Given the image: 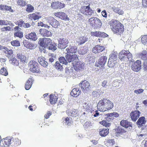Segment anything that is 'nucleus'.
<instances>
[{"instance_id":"09e8293b","label":"nucleus","mask_w":147,"mask_h":147,"mask_svg":"<svg viewBox=\"0 0 147 147\" xmlns=\"http://www.w3.org/2000/svg\"><path fill=\"white\" fill-rule=\"evenodd\" d=\"M11 45L13 46L18 47L20 46V43L18 40H14L11 42Z\"/></svg>"},{"instance_id":"a19ab883","label":"nucleus","mask_w":147,"mask_h":147,"mask_svg":"<svg viewBox=\"0 0 147 147\" xmlns=\"http://www.w3.org/2000/svg\"><path fill=\"white\" fill-rule=\"evenodd\" d=\"M87 41V39L86 37L82 36L79 38L78 42L79 45H81Z\"/></svg>"},{"instance_id":"ea45409f","label":"nucleus","mask_w":147,"mask_h":147,"mask_svg":"<svg viewBox=\"0 0 147 147\" xmlns=\"http://www.w3.org/2000/svg\"><path fill=\"white\" fill-rule=\"evenodd\" d=\"M23 36V33L22 31H18L14 33V37H17L20 38H22Z\"/></svg>"},{"instance_id":"a211bd4d","label":"nucleus","mask_w":147,"mask_h":147,"mask_svg":"<svg viewBox=\"0 0 147 147\" xmlns=\"http://www.w3.org/2000/svg\"><path fill=\"white\" fill-rule=\"evenodd\" d=\"M105 47L103 46L96 45L92 49V52L95 54L100 53L105 50Z\"/></svg>"},{"instance_id":"3c124183","label":"nucleus","mask_w":147,"mask_h":147,"mask_svg":"<svg viewBox=\"0 0 147 147\" xmlns=\"http://www.w3.org/2000/svg\"><path fill=\"white\" fill-rule=\"evenodd\" d=\"M1 32H5L7 31H10L11 30V27L9 26H7L2 28L1 29Z\"/></svg>"},{"instance_id":"423d86ee","label":"nucleus","mask_w":147,"mask_h":147,"mask_svg":"<svg viewBox=\"0 0 147 147\" xmlns=\"http://www.w3.org/2000/svg\"><path fill=\"white\" fill-rule=\"evenodd\" d=\"M45 19L47 22L53 28H57L60 26L59 22L53 17L48 16Z\"/></svg>"},{"instance_id":"9d476101","label":"nucleus","mask_w":147,"mask_h":147,"mask_svg":"<svg viewBox=\"0 0 147 147\" xmlns=\"http://www.w3.org/2000/svg\"><path fill=\"white\" fill-rule=\"evenodd\" d=\"M107 59V57L103 55L101 56L99 59L98 62L95 63V66L102 68L106 62Z\"/></svg>"},{"instance_id":"8fccbe9b","label":"nucleus","mask_w":147,"mask_h":147,"mask_svg":"<svg viewBox=\"0 0 147 147\" xmlns=\"http://www.w3.org/2000/svg\"><path fill=\"white\" fill-rule=\"evenodd\" d=\"M100 31L92 32H90V34L92 36L100 37Z\"/></svg>"},{"instance_id":"58836bf2","label":"nucleus","mask_w":147,"mask_h":147,"mask_svg":"<svg viewBox=\"0 0 147 147\" xmlns=\"http://www.w3.org/2000/svg\"><path fill=\"white\" fill-rule=\"evenodd\" d=\"M69 115L73 117H76L78 115V111L74 109H72L69 112Z\"/></svg>"},{"instance_id":"cd10ccee","label":"nucleus","mask_w":147,"mask_h":147,"mask_svg":"<svg viewBox=\"0 0 147 147\" xmlns=\"http://www.w3.org/2000/svg\"><path fill=\"white\" fill-rule=\"evenodd\" d=\"M4 50L3 51V52L7 54V56L8 58H10L13 54V51L12 49H8L7 47H4L3 48Z\"/></svg>"},{"instance_id":"393cba45","label":"nucleus","mask_w":147,"mask_h":147,"mask_svg":"<svg viewBox=\"0 0 147 147\" xmlns=\"http://www.w3.org/2000/svg\"><path fill=\"white\" fill-rule=\"evenodd\" d=\"M34 81V79L32 78V77H30L25 84V88L26 90H28L30 89Z\"/></svg>"},{"instance_id":"4d7b16f0","label":"nucleus","mask_w":147,"mask_h":147,"mask_svg":"<svg viewBox=\"0 0 147 147\" xmlns=\"http://www.w3.org/2000/svg\"><path fill=\"white\" fill-rule=\"evenodd\" d=\"M54 96L53 95L51 94L50 96V101L51 104L55 103V100H54Z\"/></svg>"},{"instance_id":"c756f323","label":"nucleus","mask_w":147,"mask_h":147,"mask_svg":"<svg viewBox=\"0 0 147 147\" xmlns=\"http://www.w3.org/2000/svg\"><path fill=\"white\" fill-rule=\"evenodd\" d=\"M116 135H119L120 134H123L126 131L125 129L121 127H118L114 129Z\"/></svg>"},{"instance_id":"7c9ffc66","label":"nucleus","mask_w":147,"mask_h":147,"mask_svg":"<svg viewBox=\"0 0 147 147\" xmlns=\"http://www.w3.org/2000/svg\"><path fill=\"white\" fill-rule=\"evenodd\" d=\"M120 123L121 126L125 127V128L129 127H131V123L129 122L126 120H122L121 121Z\"/></svg>"},{"instance_id":"4c0bfd02","label":"nucleus","mask_w":147,"mask_h":147,"mask_svg":"<svg viewBox=\"0 0 147 147\" xmlns=\"http://www.w3.org/2000/svg\"><path fill=\"white\" fill-rule=\"evenodd\" d=\"M16 2L18 5L21 7H24L27 4V3L24 0H17Z\"/></svg>"},{"instance_id":"412c9836","label":"nucleus","mask_w":147,"mask_h":147,"mask_svg":"<svg viewBox=\"0 0 147 147\" xmlns=\"http://www.w3.org/2000/svg\"><path fill=\"white\" fill-rule=\"evenodd\" d=\"M25 37L28 39H30L34 41H35L38 38L37 36L34 32H31L26 34L25 35Z\"/></svg>"},{"instance_id":"680f3d73","label":"nucleus","mask_w":147,"mask_h":147,"mask_svg":"<svg viewBox=\"0 0 147 147\" xmlns=\"http://www.w3.org/2000/svg\"><path fill=\"white\" fill-rule=\"evenodd\" d=\"M142 5L144 8H147V0H142Z\"/></svg>"},{"instance_id":"e433bc0d","label":"nucleus","mask_w":147,"mask_h":147,"mask_svg":"<svg viewBox=\"0 0 147 147\" xmlns=\"http://www.w3.org/2000/svg\"><path fill=\"white\" fill-rule=\"evenodd\" d=\"M141 38V43L144 45H147V35H142Z\"/></svg>"},{"instance_id":"052dcab7","label":"nucleus","mask_w":147,"mask_h":147,"mask_svg":"<svg viewBox=\"0 0 147 147\" xmlns=\"http://www.w3.org/2000/svg\"><path fill=\"white\" fill-rule=\"evenodd\" d=\"M144 91V90L142 89H139L137 90H136L134 91V92L137 94H140L142 93Z\"/></svg>"},{"instance_id":"5fc2aeb1","label":"nucleus","mask_w":147,"mask_h":147,"mask_svg":"<svg viewBox=\"0 0 147 147\" xmlns=\"http://www.w3.org/2000/svg\"><path fill=\"white\" fill-rule=\"evenodd\" d=\"M17 23L18 25L20 27L24 26V24H25L24 22L21 19L18 21H17Z\"/></svg>"},{"instance_id":"9b49d317","label":"nucleus","mask_w":147,"mask_h":147,"mask_svg":"<svg viewBox=\"0 0 147 147\" xmlns=\"http://www.w3.org/2000/svg\"><path fill=\"white\" fill-rule=\"evenodd\" d=\"M79 86L81 87V89L84 93H86L90 90V85L89 82L86 81L81 82L79 84Z\"/></svg>"},{"instance_id":"5701e85b","label":"nucleus","mask_w":147,"mask_h":147,"mask_svg":"<svg viewBox=\"0 0 147 147\" xmlns=\"http://www.w3.org/2000/svg\"><path fill=\"white\" fill-rule=\"evenodd\" d=\"M39 14V12H36L30 14L28 15V18L31 20H38L41 18V16L37 15Z\"/></svg>"},{"instance_id":"7ed1b4c3","label":"nucleus","mask_w":147,"mask_h":147,"mask_svg":"<svg viewBox=\"0 0 147 147\" xmlns=\"http://www.w3.org/2000/svg\"><path fill=\"white\" fill-rule=\"evenodd\" d=\"M88 22L92 27L96 28H100L102 25L101 21L96 17H93L90 18L88 20Z\"/></svg>"},{"instance_id":"f8f14e48","label":"nucleus","mask_w":147,"mask_h":147,"mask_svg":"<svg viewBox=\"0 0 147 147\" xmlns=\"http://www.w3.org/2000/svg\"><path fill=\"white\" fill-rule=\"evenodd\" d=\"M54 14L55 16L62 20L65 21H68L69 20V18L68 17L67 15L63 12H58L55 13Z\"/></svg>"},{"instance_id":"f704fd0d","label":"nucleus","mask_w":147,"mask_h":147,"mask_svg":"<svg viewBox=\"0 0 147 147\" xmlns=\"http://www.w3.org/2000/svg\"><path fill=\"white\" fill-rule=\"evenodd\" d=\"M109 129L108 128L103 129L99 132V134L101 136L104 137L109 133Z\"/></svg>"},{"instance_id":"37998d69","label":"nucleus","mask_w":147,"mask_h":147,"mask_svg":"<svg viewBox=\"0 0 147 147\" xmlns=\"http://www.w3.org/2000/svg\"><path fill=\"white\" fill-rule=\"evenodd\" d=\"M10 61H11V64L14 66H17L19 65V61L15 57L13 58Z\"/></svg>"},{"instance_id":"a18cd8bd","label":"nucleus","mask_w":147,"mask_h":147,"mask_svg":"<svg viewBox=\"0 0 147 147\" xmlns=\"http://www.w3.org/2000/svg\"><path fill=\"white\" fill-rule=\"evenodd\" d=\"M71 119V118H66L65 120V122L64 123V124L65 125H67L68 126L70 125L72 123Z\"/></svg>"},{"instance_id":"f3484780","label":"nucleus","mask_w":147,"mask_h":147,"mask_svg":"<svg viewBox=\"0 0 147 147\" xmlns=\"http://www.w3.org/2000/svg\"><path fill=\"white\" fill-rule=\"evenodd\" d=\"M141 62L139 60L136 61L131 66V69L134 71H138L141 69Z\"/></svg>"},{"instance_id":"72a5a7b5","label":"nucleus","mask_w":147,"mask_h":147,"mask_svg":"<svg viewBox=\"0 0 147 147\" xmlns=\"http://www.w3.org/2000/svg\"><path fill=\"white\" fill-rule=\"evenodd\" d=\"M11 139L12 138L11 137H7L5 139H2V142L3 143V142H4V144H3L4 146V144H5L7 146H9L11 144Z\"/></svg>"},{"instance_id":"e2e57ef3","label":"nucleus","mask_w":147,"mask_h":147,"mask_svg":"<svg viewBox=\"0 0 147 147\" xmlns=\"http://www.w3.org/2000/svg\"><path fill=\"white\" fill-rule=\"evenodd\" d=\"M147 135V134L146 133H143L142 134H140L138 136L140 138H139L140 140H142V139L145 138L146 135Z\"/></svg>"},{"instance_id":"6ab92c4d","label":"nucleus","mask_w":147,"mask_h":147,"mask_svg":"<svg viewBox=\"0 0 147 147\" xmlns=\"http://www.w3.org/2000/svg\"><path fill=\"white\" fill-rule=\"evenodd\" d=\"M84 65V64L83 63L80 61L78 60L73 66L75 70L78 71L83 69Z\"/></svg>"},{"instance_id":"4be33fe9","label":"nucleus","mask_w":147,"mask_h":147,"mask_svg":"<svg viewBox=\"0 0 147 147\" xmlns=\"http://www.w3.org/2000/svg\"><path fill=\"white\" fill-rule=\"evenodd\" d=\"M39 32L40 34L43 36H51L52 35L51 31L45 28L40 29Z\"/></svg>"},{"instance_id":"20e7f679","label":"nucleus","mask_w":147,"mask_h":147,"mask_svg":"<svg viewBox=\"0 0 147 147\" xmlns=\"http://www.w3.org/2000/svg\"><path fill=\"white\" fill-rule=\"evenodd\" d=\"M131 54L128 51L123 50L120 52L119 58L122 61H125L131 58Z\"/></svg>"},{"instance_id":"4468645a","label":"nucleus","mask_w":147,"mask_h":147,"mask_svg":"<svg viewBox=\"0 0 147 147\" xmlns=\"http://www.w3.org/2000/svg\"><path fill=\"white\" fill-rule=\"evenodd\" d=\"M102 115V117L105 118H106L107 120L108 121L113 120L114 119V117H116L119 116V114L117 113L114 112Z\"/></svg>"},{"instance_id":"13d9d810","label":"nucleus","mask_w":147,"mask_h":147,"mask_svg":"<svg viewBox=\"0 0 147 147\" xmlns=\"http://www.w3.org/2000/svg\"><path fill=\"white\" fill-rule=\"evenodd\" d=\"M5 10L6 11H9L11 12H13V10L12 9L11 6H8L6 5H5Z\"/></svg>"},{"instance_id":"c03bdc74","label":"nucleus","mask_w":147,"mask_h":147,"mask_svg":"<svg viewBox=\"0 0 147 147\" xmlns=\"http://www.w3.org/2000/svg\"><path fill=\"white\" fill-rule=\"evenodd\" d=\"M117 59V56L115 54H112L110 57L109 59V60L116 63Z\"/></svg>"},{"instance_id":"79ce46f5","label":"nucleus","mask_w":147,"mask_h":147,"mask_svg":"<svg viewBox=\"0 0 147 147\" xmlns=\"http://www.w3.org/2000/svg\"><path fill=\"white\" fill-rule=\"evenodd\" d=\"M55 67L56 69L59 71H62L63 69L62 65L57 61H56L55 64Z\"/></svg>"},{"instance_id":"2f4dec72","label":"nucleus","mask_w":147,"mask_h":147,"mask_svg":"<svg viewBox=\"0 0 147 147\" xmlns=\"http://www.w3.org/2000/svg\"><path fill=\"white\" fill-rule=\"evenodd\" d=\"M138 56L143 60H147V51L143 50L142 52L138 54Z\"/></svg>"},{"instance_id":"39448f33","label":"nucleus","mask_w":147,"mask_h":147,"mask_svg":"<svg viewBox=\"0 0 147 147\" xmlns=\"http://www.w3.org/2000/svg\"><path fill=\"white\" fill-rule=\"evenodd\" d=\"M80 11L82 14L86 16H91L94 13L93 11L90 8V4L88 6H82Z\"/></svg>"},{"instance_id":"473e14b6","label":"nucleus","mask_w":147,"mask_h":147,"mask_svg":"<svg viewBox=\"0 0 147 147\" xmlns=\"http://www.w3.org/2000/svg\"><path fill=\"white\" fill-rule=\"evenodd\" d=\"M146 121L145 117H141L138 119L137 123L138 125L140 126H143V125L145 124Z\"/></svg>"},{"instance_id":"de8ad7c7","label":"nucleus","mask_w":147,"mask_h":147,"mask_svg":"<svg viewBox=\"0 0 147 147\" xmlns=\"http://www.w3.org/2000/svg\"><path fill=\"white\" fill-rule=\"evenodd\" d=\"M56 46L57 45L56 44L54 43L53 44L52 43H51L47 47H48L49 49L54 51L56 50L57 49Z\"/></svg>"},{"instance_id":"69168bd1","label":"nucleus","mask_w":147,"mask_h":147,"mask_svg":"<svg viewBox=\"0 0 147 147\" xmlns=\"http://www.w3.org/2000/svg\"><path fill=\"white\" fill-rule=\"evenodd\" d=\"M92 95L93 97L97 98L99 94L96 91H95L92 92Z\"/></svg>"},{"instance_id":"dca6fc26","label":"nucleus","mask_w":147,"mask_h":147,"mask_svg":"<svg viewBox=\"0 0 147 147\" xmlns=\"http://www.w3.org/2000/svg\"><path fill=\"white\" fill-rule=\"evenodd\" d=\"M107 100L106 99H103L102 100H100L98 103L97 107L98 110L100 111H105V102Z\"/></svg>"},{"instance_id":"aec40b11","label":"nucleus","mask_w":147,"mask_h":147,"mask_svg":"<svg viewBox=\"0 0 147 147\" xmlns=\"http://www.w3.org/2000/svg\"><path fill=\"white\" fill-rule=\"evenodd\" d=\"M140 112L138 111H135L131 112L130 114L131 119L133 121H136L140 116Z\"/></svg>"},{"instance_id":"6e6d98bb","label":"nucleus","mask_w":147,"mask_h":147,"mask_svg":"<svg viewBox=\"0 0 147 147\" xmlns=\"http://www.w3.org/2000/svg\"><path fill=\"white\" fill-rule=\"evenodd\" d=\"M116 63L109 59L108 63V66L109 67H112L115 66Z\"/></svg>"},{"instance_id":"ddd939ff","label":"nucleus","mask_w":147,"mask_h":147,"mask_svg":"<svg viewBox=\"0 0 147 147\" xmlns=\"http://www.w3.org/2000/svg\"><path fill=\"white\" fill-rule=\"evenodd\" d=\"M77 47L73 43H71L66 49L67 52V54L70 53L75 54L77 51Z\"/></svg>"},{"instance_id":"bf43d9fd","label":"nucleus","mask_w":147,"mask_h":147,"mask_svg":"<svg viewBox=\"0 0 147 147\" xmlns=\"http://www.w3.org/2000/svg\"><path fill=\"white\" fill-rule=\"evenodd\" d=\"M0 74H8L7 69L3 67L0 70Z\"/></svg>"},{"instance_id":"bb28decb","label":"nucleus","mask_w":147,"mask_h":147,"mask_svg":"<svg viewBox=\"0 0 147 147\" xmlns=\"http://www.w3.org/2000/svg\"><path fill=\"white\" fill-rule=\"evenodd\" d=\"M17 58L20 60L21 62L25 63L26 61V57L25 55L22 53H18L16 55Z\"/></svg>"},{"instance_id":"603ef678","label":"nucleus","mask_w":147,"mask_h":147,"mask_svg":"<svg viewBox=\"0 0 147 147\" xmlns=\"http://www.w3.org/2000/svg\"><path fill=\"white\" fill-rule=\"evenodd\" d=\"M100 123L103 125L105 126L106 127H108L110 125V123H108L105 120H103L102 121L100 122Z\"/></svg>"},{"instance_id":"2eb2a0df","label":"nucleus","mask_w":147,"mask_h":147,"mask_svg":"<svg viewBox=\"0 0 147 147\" xmlns=\"http://www.w3.org/2000/svg\"><path fill=\"white\" fill-rule=\"evenodd\" d=\"M65 5L64 3H62L59 1L53 2L51 4V7L54 9H61L64 8Z\"/></svg>"},{"instance_id":"a878e982","label":"nucleus","mask_w":147,"mask_h":147,"mask_svg":"<svg viewBox=\"0 0 147 147\" xmlns=\"http://www.w3.org/2000/svg\"><path fill=\"white\" fill-rule=\"evenodd\" d=\"M105 111L108 110H109L112 109L113 107V103L111 102L109 100H105Z\"/></svg>"},{"instance_id":"f257e3e1","label":"nucleus","mask_w":147,"mask_h":147,"mask_svg":"<svg viewBox=\"0 0 147 147\" xmlns=\"http://www.w3.org/2000/svg\"><path fill=\"white\" fill-rule=\"evenodd\" d=\"M110 25L112 26L111 29L114 34L120 35L124 31L123 25L117 20H111Z\"/></svg>"},{"instance_id":"f03ea898","label":"nucleus","mask_w":147,"mask_h":147,"mask_svg":"<svg viewBox=\"0 0 147 147\" xmlns=\"http://www.w3.org/2000/svg\"><path fill=\"white\" fill-rule=\"evenodd\" d=\"M30 71L33 73H40V71L38 63L35 61L30 60L28 63Z\"/></svg>"},{"instance_id":"1a4fd4ad","label":"nucleus","mask_w":147,"mask_h":147,"mask_svg":"<svg viewBox=\"0 0 147 147\" xmlns=\"http://www.w3.org/2000/svg\"><path fill=\"white\" fill-rule=\"evenodd\" d=\"M69 43L67 39L65 38H60L58 40V47L61 49H64L67 46Z\"/></svg>"},{"instance_id":"b1692460","label":"nucleus","mask_w":147,"mask_h":147,"mask_svg":"<svg viewBox=\"0 0 147 147\" xmlns=\"http://www.w3.org/2000/svg\"><path fill=\"white\" fill-rule=\"evenodd\" d=\"M45 58L43 57H39L38 58V62L42 66L44 67H46L48 65V63L45 61Z\"/></svg>"},{"instance_id":"0eeeda50","label":"nucleus","mask_w":147,"mask_h":147,"mask_svg":"<svg viewBox=\"0 0 147 147\" xmlns=\"http://www.w3.org/2000/svg\"><path fill=\"white\" fill-rule=\"evenodd\" d=\"M51 43H52V40L49 38H40L39 39L38 43L42 47H47Z\"/></svg>"},{"instance_id":"864d4df0","label":"nucleus","mask_w":147,"mask_h":147,"mask_svg":"<svg viewBox=\"0 0 147 147\" xmlns=\"http://www.w3.org/2000/svg\"><path fill=\"white\" fill-rule=\"evenodd\" d=\"M2 24L3 25L7 26L8 25H11L12 23H11V22L7 20H2Z\"/></svg>"},{"instance_id":"49530a36","label":"nucleus","mask_w":147,"mask_h":147,"mask_svg":"<svg viewBox=\"0 0 147 147\" xmlns=\"http://www.w3.org/2000/svg\"><path fill=\"white\" fill-rule=\"evenodd\" d=\"M59 60L60 63L66 65L67 64L68 62L67 61L64 57H60L59 58Z\"/></svg>"},{"instance_id":"c9c22d12","label":"nucleus","mask_w":147,"mask_h":147,"mask_svg":"<svg viewBox=\"0 0 147 147\" xmlns=\"http://www.w3.org/2000/svg\"><path fill=\"white\" fill-rule=\"evenodd\" d=\"M26 6V11L27 12H32L34 10V7L30 4H27Z\"/></svg>"},{"instance_id":"0e129e2a","label":"nucleus","mask_w":147,"mask_h":147,"mask_svg":"<svg viewBox=\"0 0 147 147\" xmlns=\"http://www.w3.org/2000/svg\"><path fill=\"white\" fill-rule=\"evenodd\" d=\"M108 36V35L105 32H100V37L105 38L107 37Z\"/></svg>"},{"instance_id":"c85d7f7f","label":"nucleus","mask_w":147,"mask_h":147,"mask_svg":"<svg viewBox=\"0 0 147 147\" xmlns=\"http://www.w3.org/2000/svg\"><path fill=\"white\" fill-rule=\"evenodd\" d=\"M80 93V91L79 88H74L71 92L70 94L71 96L75 97H77L79 95Z\"/></svg>"},{"instance_id":"338daca9","label":"nucleus","mask_w":147,"mask_h":147,"mask_svg":"<svg viewBox=\"0 0 147 147\" xmlns=\"http://www.w3.org/2000/svg\"><path fill=\"white\" fill-rule=\"evenodd\" d=\"M92 123L90 121H86L84 125L85 127H90V126H92Z\"/></svg>"},{"instance_id":"6e6552de","label":"nucleus","mask_w":147,"mask_h":147,"mask_svg":"<svg viewBox=\"0 0 147 147\" xmlns=\"http://www.w3.org/2000/svg\"><path fill=\"white\" fill-rule=\"evenodd\" d=\"M65 57L68 62H72V64L73 65L75 64L76 62L79 60L78 56L76 54L72 55L67 54L65 56Z\"/></svg>"},{"instance_id":"774afa93","label":"nucleus","mask_w":147,"mask_h":147,"mask_svg":"<svg viewBox=\"0 0 147 147\" xmlns=\"http://www.w3.org/2000/svg\"><path fill=\"white\" fill-rule=\"evenodd\" d=\"M51 115V112L50 111H48L47 114L45 115L44 117L45 118L47 119L48 118L49 116Z\"/></svg>"}]
</instances>
